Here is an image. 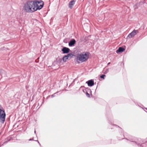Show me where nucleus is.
Segmentation results:
<instances>
[{
  "label": "nucleus",
  "mask_w": 147,
  "mask_h": 147,
  "mask_svg": "<svg viewBox=\"0 0 147 147\" xmlns=\"http://www.w3.org/2000/svg\"><path fill=\"white\" fill-rule=\"evenodd\" d=\"M146 112L147 113V112Z\"/></svg>",
  "instance_id": "bb28decb"
},
{
  "label": "nucleus",
  "mask_w": 147,
  "mask_h": 147,
  "mask_svg": "<svg viewBox=\"0 0 147 147\" xmlns=\"http://www.w3.org/2000/svg\"><path fill=\"white\" fill-rule=\"evenodd\" d=\"M76 41L74 39H72L69 43V45L70 47H72L76 43Z\"/></svg>",
  "instance_id": "6e6552de"
},
{
  "label": "nucleus",
  "mask_w": 147,
  "mask_h": 147,
  "mask_svg": "<svg viewBox=\"0 0 147 147\" xmlns=\"http://www.w3.org/2000/svg\"><path fill=\"white\" fill-rule=\"evenodd\" d=\"M138 147H147V142H146L141 144L140 143V146Z\"/></svg>",
  "instance_id": "1a4fd4ad"
},
{
  "label": "nucleus",
  "mask_w": 147,
  "mask_h": 147,
  "mask_svg": "<svg viewBox=\"0 0 147 147\" xmlns=\"http://www.w3.org/2000/svg\"><path fill=\"white\" fill-rule=\"evenodd\" d=\"M70 49L65 47H63L61 50V51L63 52V53H67L69 52Z\"/></svg>",
  "instance_id": "39448f33"
},
{
  "label": "nucleus",
  "mask_w": 147,
  "mask_h": 147,
  "mask_svg": "<svg viewBox=\"0 0 147 147\" xmlns=\"http://www.w3.org/2000/svg\"><path fill=\"white\" fill-rule=\"evenodd\" d=\"M141 3V2H140L139 3H137L134 6V9L138 8V7L140 5Z\"/></svg>",
  "instance_id": "f8f14e48"
},
{
  "label": "nucleus",
  "mask_w": 147,
  "mask_h": 147,
  "mask_svg": "<svg viewBox=\"0 0 147 147\" xmlns=\"http://www.w3.org/2000/svg\"><path fill=\"white\" fill-rule=\"evenodd\" d=\"M86 94L87 96L88 97H90V95L89 93H88L87 92H86Z\"/></svg>",
  "instance_id": "f3484780"
},
{
  "label": "nucleus",
  "mask_w": 147,
  "mask_h": 147,
  "mask_svg": "<svg viewBox=\"0 0 147 147\" xmlns=\"http://www.w3.org/2000/svg\"><path fill=\"white\" fill-rule=\"evenodd\" d=\"M9 140H8V141H5V142L3 143V144H5L7 143V142H8V141H9Z\"/></svg>",
  "instance_id": "6ab92c4d"
},
{
  "label": "nucleus",
  "mask_w": 147,
  "mask_h": 147,
  "mask_svg": "<svg viewBox=\"0 0 147 147\" xmlns=\"http://www.w3.org/2000/svg\"><path fill=\"white\" fill-rule=\"evenodd\" d=\"M35 141H37V142H38V143H39V144L40 145V143H39V142H38V140H35Z\"/></svg>",
  "instance_id": "4be33fe9"
},
{
  "label": "nucleus",
  "mask_w": 147,
  "mask_h": 147,
  "mask_svg": "<svg viewBox=\"0 0 147 147\" xmlns=\"http://www.w3.org/2000/svg\"><path fill=\"white\" fill-rule=\"evenodd\" d=\"M73 56V55L71 53L68 54L67 55H65V57H67L68 58H71Z\"/></svg>",
  "instance_id": "9b49d317"
},
{
  "label": "nucleus",
  "mask_w": 147,
  "mask_h": 147,
  "mask_svg": "<svg viewBox=\"0 0 147 147\" xmlns=\"http://www.w3.org/2000/svg\"><path fill=\"white\" fill-rule=\"evenodd\" d=\"M76 1L75 0H72L70 1L69 3V7L70 9H72L73 7V5L75 4Z\"/></svg>",
  "instance_id": "0eeeda50"
},
{
  "label": "nucleus",
  "mask_w": 147,
  "mask_h": 147,
  "mask_svg": "<svg viewBox=\"0 0 147 147\" xmlns=\"http://www.w3.org/2000/svg\"><path fill=\"white\" fill-rule=\"evenodd\" d=\"M106 76L105 75H102L100 76V77L101 78H103V79H105V77Z\"/></svg>",
  "instance_id": "2eb2a0df"
},
{
  "label": "nucleus",
  "mask_w": 147,
  "mask_h": 147,
  "mask_svg": "<svg viewBox=\"0 0 147 147\" xmlns=\"http://www.w3.org/2000/svg\"><path fill=\"white\" fill-rule=\"evenodd\" d=\"M131 144L134 146H140V143L135 141H131Z\"/></svg>",
  "instance_id": "9d476101"
},
{
  "label": "nucleus",
  "mask_w": 147,
  "mask_h": 147,
  "mask_svg": "<svg viewBox=\"0 0 147 147\" xmlns=\"http://www.w3.org/2000/svg\"><path fill=\"white\" fill-rule=\"evenodd\" d=\"M34 133H36V131H35H35H34Z\"/></svg>",
  "instance_id": "393cba45"
},
{
  "label": "nucleus",
  "mask_w": 147,
  "mask_h": 147,
  "mask_svg": "<svg viewBox=\"0 0 147 147\" xmlns=\"http://www.w3.org/2000/svg\"><path fill=\"white\" fill-rule=\"evenodd\" d=\"M68 58L67 57H65V56H64L63 58V60L64 62H65L66 61V60Z\"/></svg>",
  "instance_id": "ddd939ff"
},
{
  "label": "nucleus",
  "mask_w": 147,
  "mask_h": 147,
  "mask_svg": "<svg viewBox=\"0 0 147 147\" xmlns=\"http://www.w3.org/2000/svg\"><path fill=\"white\" fill-rule=\"evenodd\" d=\"M125 50V49L122 47H120V53L123 52Z\"/></svg>",
  "instance_id": "4468645a"
},
{
  "label": "nucleus",
  "mask_w": 147,
  "mask_h": 147,
  "mask_svg": "<svg viewBox=\"0 0 147 147\" xmlns=\"http://www.w3.org/2000/svg\"><path fill=\"white\" fill-rule=\"evenodd\" d=\"M86 83L89 86H92L94 85V81L92 80H90L86 82Z\"/></svg>",
  "instance_id": "423d86ee"
},
{
  "label": "nucleus",
  "mask_w": 147,
  "mask_h": 147,
  "mask_svg": "<svg viewBox=\"0 0 147 147\" xmlns=\"http://www.w3.org/2000/svg\"><path fill=\"white\" fill-rule=\"evenodd\" d=\"M114 126L115 127H117V128H119V126H118L117 125H114Z\"/></svg>",
  "instance_id": "aec40b11"
},
{
  "label": "nucleus",
  "mask_w": 147,
  "mask_h": 147,
  "mask_svg": "<svg viewBox=\"0 0 147 147\" xmlns=\"http://www.w3.org/2000/svg\"><path fill=\"white\" fill-rule=\"evenodd\" d=\"M145 109H146V110H147V108H145Z\"/></svg>",
  "instance_id": "a878e982"
},
{
  "label": "nucleus",
  "mask_w": 147,
  "mask_h": 147,
  "mask_svg": "<svg viewBox=\"0 0 147 147\" xmlns=\"http://www.w3.org/2000/svg\"><path fill=\"white\" fill-rule=\"evenodd\" d=\"M5 116L6 114L5 111L0 105V121L2 123H4L5 120Z\"/></svg>",
  "instance_id": "7ed1b4c3"
},
{
  "label": "nucleus",
  "mask_w": 147,
  "mask_h": 147,
  "mask_svg": "<svg viewBox=\"0 0 147 147\" xmlns=\"http://www.w3.org/2000/svg\"><path fill=\"white\" fill-rule=\"evenodd\" d=\"M29 141L34 140L33 138L30 139L29 140Z\"/></svg>",
  "instance_id": "412c9836"
},
{
  "label": "nucleus",
  "mask_w": 147,
  "mask_h": 147,
  "mask_svg": "<svg viewBox=\"0 0 147 147\" xmlns=\"http://www.w3.org/2000/svg\"><path fill=\"white\" fill-rule=\"evenodd\" d=\"M116 52L117 53H119V47L118 48V49L116 51Z\"/></svg>",
  "instance_id": "a211bd4d"
},
{
  "label": "nucleus",
  "mask_w": 147,
  "mask_h": 147,
  "mask_svg": "<svg viewBox=\"0 0 147 147\" xmlns=\"http://www.w3.org/2000/svg\"><path fill=\"white\" fill-rule=\"evenodd\" d=\"M122 130V129L120 127V131H121Z\"/></svg>",
  "instance_id": "b1692460"
},
{
  "label": "nucleus",
  "mask_w": 147,
  "mask_h": 147,
  "mask_svg": "<svg viewBox=\"0 0 147 147\" xmlns=\"http://www.w3.org/2000/svg\"><path fill=\"white\" fill-rule=\"evenodd\" d=\"M58 92H57L54 94H52V95H51V97L53 98L54 96H55V95L57 93H58Z\"/></svg>",
  "instance_id": "dca6fc26"
},
{
  "label": "nucleus",
  "mask_w": 147,
  "mask_h": 147,
  "mask_svg": "<svg viewBox=\"0 0 147 147\" xmlns=\"http://www.w3.org/2000/svg\"><path fill=\"white\" fill-rule=\"evenodd\" d=\"M138 32V30H134L131 33L128 34L127 36V38H130L133 37L135 35H136Z\"/></svg>",
  "instance_id": "20e7f679"
},
{
  "label": "nucleus",
  "mask_w": 147,
  "mask_h": 147,
  "mask_svg": "<svg viewBox=\"0 0 147 147\" xmlns=\"http://www.w3.org/2000/svg\"><path fill=\"white\" fill-rule=\"evenodd\" d=\"M110 63H111L110 62H109V63H108L107 64V65H109L110 64Z\"/></svg>",
  "instance_id": "5701e85b"
},
{
  "label": "nucleus",
  "mask_w": 147,
  "mask_h": 147,
  "mask_svg": "<svg viewBox=\"0 0 147 147\" xmlns=\"http://www.w3.org/2000/svg\"><path fill=\"white\" fill-rule=\"evenodd\" d=\"M44 5L42 0H28L24 4L23 9L26 12L32 13L41 9Z\"/></svg>",
  "instance_id": "f257e3e1"
},
{
  "label": "nucleus",
  "mask_w": 147,
  "mask_h": 147,
  "mask_svg": "<svg viewBox=\"0 0 147 147\" xmlns=\"http://www.w3.org/2000/svg\"><path fill=\"white\" fill-rule=\"evenodd\" d=\"M89 53L87 52H83L77 55L76 57L78 63L79 61L83 63L86 61L89 58Z\"/></svg>",
  "instance_id": "f03ea898"
}]
</instances>
